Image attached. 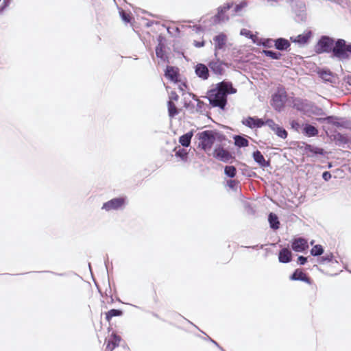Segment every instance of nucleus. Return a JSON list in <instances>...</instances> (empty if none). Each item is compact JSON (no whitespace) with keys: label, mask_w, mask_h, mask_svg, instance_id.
Wrapping results in <instances>:
<instances>
[{"label":"nucleus","mask_w":351,"mask_h":351,"mask_svg":"<svg viewBox=\"0 0 351 351\" xmlns=\"http://www.w3.org/2000/svg\"><path fill=\"white\" fill-rule=\"evenodd\" d=\"M178 99V95L175 92H171L170 95V100H175L177 101Z\"/></svg>","instance_id":"49530a36"},{"label":"nucleus","mask_w":351,"mask_h":351,"mask_svg":"<svg viewBox=\"0 0 351 351\" xmlns=\"http://www.w3.org/2000/svg\"><path fill=\"white\" fill-rule=\"evenodd\" d=\"M333 255L332 254H326L324 256L320 257L318 260V263L319 264H325L326 263H331L333 261Z\"/></svg>","instance_id":"2f4dec72"},{"label":"nucleus","mask_w":351,"mask_h":351,"mask_svg":"<svg viewBox=\"0 0 351 351\" xmlns=\"http://www.w3.org/2000/svg\"><path fill=\"white\" fill-rule=\"evenodd\" d=\"M322 178L325 181H328L331 178V173L329 171H324L322 173Z\"/></svg>","instance_id":"c03bdc74"},{"label":"nucleus","mask_w":351,"mask_h":351,"mask_svg":"<svg viewBox=\"0 0 351 351\" xmlns=\"http://www.w3.org/2000/svg\"><path fill=\"white\" fill-rule=\"evenodd\" d=\"M201 104H202V102L199 101V102H198V104H197V105H198V106H199Z\"/></svg>","instance_id":"4d7b16f0"},{"label":"nucleus","mask_w":351,"mask_h":351,"mask_svg":"<svg viewBox=\"0 0 351 351\" xmlns=\"http://www.w3.org/2000/svg\"><path fill=\"white\" fill-rule=\"evenodd\" d=\"M199 139V146L205 152L210 150L215 141V132L212 130H206L197 134Z\"/></svg>","instance_id":"f03ea898"},{"label":"nucleus","mask_w":351,"mask_h":351,"mask_svg":"<svg viewBox=\"0 0 351 351\" xmlns=\"http://www.w3.org/2000/svg\"><path fill=\"white\" fill-rule=\"evenodd\" d=\"M253 158L256 162H257L261 167H267L269 166V162L266 161L263 155L258 150L253 152Z\"/></svg>","instance_id":"2eb2a0df"},{"label":"nucleus","mask_w":351,"mask_h":351,"mask_svg":"<svg viewBox=\"0 0 351 351\" xmlns=\"http://www.w3.org/2000/svg\"><path fill=\"white\" fill-rule=\"evenodd\" d=\"M224 173L230 178H234L237 173L236 167L234 166H226L224 168Z\"/></svg>","instance_id":"c756f323"},{"label":"nucleus","mask_w":351,"mask_h":351,"mask_svg":"<svg viewBox=\"0 0 351 351\" xmlns=\"http://www.w3.org/2000/svg\"><path fill=\"white\" fill-rule=\"evenodd\" d=\"M298 263L301 265H304L306 261H307V258L306 257H304L303 256H300L298 258Z\"/></svg>","instance_id":"a18cd8bd"},{"label":"nucleus","mask_w":351,"mask_h":351,"mask_svg":"<svg viewBox=\"0 0 351 351\" xmlns=\"http://www.w3.org/2000/svg\"><path fill=\"white\" fill-rule=\"evenodd\" d=\"M291 247L295 252H303L308 247L307 241L303 238L295 239L292 242Z\"/></svg>","instance_id":"9d476101"},{"label":"nucleus","mask_w":351,"mask_h":351,"mask_svg":"<svg viewBox=\"0 0 351 351\" xmlns=\"http://www.w3.org/2000/svg\"><path fill=\"white\" fill-rule=\"evenodd\" d=\"M213 40L215 42V56L217 57V51L224 48L227 40V36L223 33H221L215 36L213 38Z\"/></svg>","instance_id":"1a4fd4ad"},{"label":"nucleus","mask_w":351,"mask_h":351,"mask_svg":"<svg viewBox=\"0 0 351 351\" xmlns=\"http://www.w3.org/2000/svg\"><path fill=\"white\" fill-rule=\"evenodd\" d=\"M263 53L266 56L269 57L274 60H279L282 56V54L280 53L277 52V51H274L271 50H263Z\"/></svg>","instance_id":"c85d7f7f"},{"label":"nucleus","mask_w":351,"mask_h":351,"mask_svg":"<svg viewBox=\"0 0 351 351\" xmlns=\"http://www.w3.org/2000/svg\"><path fill=\"white\" fill-rule=\"evenodd\" d=\"M287 99L286 92L283 88H278L271 97V105L277 111L280 112L285 106Z\"/></svg>","instance_id":"20e7f679"},{"label":"nucleus","mask_w":351,"mask_h":351,"mask_svg":"<svg viewBox=\"0 0 351 351\" xmlns=\"http://www.w3.org/2000/svg\"><path fill=\"white\" fill-rule=\"evenodd\" d=\"M289 278L291 280H299L311 284L310 278L300 269H295Z\"/></svg>","instance_id":"9b49d317"},{"label":"nucleus","mask_w":351,"mask_h":351,"mask_svg":"<svg viewBox=\"0 0 351 351\" xmlns=\"http://www.w3.org/2000/svg\"><path fill=\"white\" fill-rule=\"evenodd\" d=\"M123 312L119 309H111L106 313V319L109 322L112 317L122 315Z\"/></svg>","instance_id":"bb28decb"},{"label":"nucleus","mask_w":351,"mask_h":351,"mask_svg":"<svg viewBox=\"0 0 351 351\" xmlns=\"http://www.w3.org/2000/svg\"><path fill=\"white\" fill-rule=\"evenodd\" d=\"M274 46L276 49L283 51L287 49L290 47V43L285 38H279L274 40Z\"/></svg>","instance_id":"f3484780"},{"label":"nucleus","mask_w":351,"mask_h":351,"mask_svg":"<svg viewBox=\"0 0 351 351\" xmlns=\"http://www.w3.org/2000/svg\"><path fill=\"white\" fill-rule=\"evenodd\" d=\"M192 136V132H187L180 137L179 142L182 146L189 147L190 145Z\"/></svg>","instance_id":"4be33fe9"},{"label":"nucleus","mask_w":351,"mask_h":351,"mask_svg":"<svg viewBox=\"0 0 351 351\" xmlns=\"http://www.w3.org/2000/svg\"><path fill=\"white\" fill-rule=\"evenodd\" d=\"M304 133L308 137L315 136L318 134L317 129L311 125H306L304 128Z\"/></svg>","instance_id":"5701e85b"},{"label":"nucleus","mask_w":351,"mask_h":351,"mask_svg":"<svg viewBox=\"0 0 351 351\" xmlns=\"http://www.w3.org/2000/svg\"><path fill=\"white\" fill-rule=\"evenodd\" d=\"M126 204V198L123 197L113 198L105 202L101 209L107 212L118 210L124 208Z\"/></svg>","instance_id":"423d86ee"},{"label":"nucleus","mask_w":351,"mask_h":351,"mask_svg":"<svg viewBox=\"0 0 351 351\" xmlns=\"http://www.w3.org/2000/svg\"><path fill=\"white\" fill-rule=\"evenodd\" d=\"M247 5V3L245 1H243L237 4L234 8V11L238 12L241 11L243 8H245Z\"/></svg>","instance_id":"ea45409f"},{"label":"nucleus","mask_w":351,"mask_h":351,"mask_svg":"<svg viewBox=\"0 0 351 351\" xmlns=\"http://www.w3.org/2000/svg\"><path fill=\"white\" fill-rule=\"evenodd\" d=\"M187 152L184 149H180L176 152V156L182 158V160H185L187 158Z\"/></svg>","instance_id":"c9c22d12"},{"label":"nucleus","mask_w":351,"mask_h":351,"mask_svg":"<svg viewBox=\"0 0 351 351\" xmlns=\"http://www.w3.org/2000/svg\"><path fill=\"white\" fill-rule=\"evenodd\" d=\"M213 155L214 158L223 162H228L233 158L232 154L228 151L221 147H216Z\"/></svg>","instance_id":"0eeeda50"},{"label":"nucleus","mask_w":351,"mask_h":351,"mask_svg":"<svg viewBox=\"0 0 351 351\" xmlns=\"http://www.w3.org/2000/svg\"><path fill=\"white\" fill-rule=\"evenodd\" d=\"M204 41H201V42H199V41H194V45L196 47H204Z\"/></svg>","instance_id":"09e8293b"},{"label":"nucleus","mask_w":351,"mask_h":351,"mask_svg":"<svg viewBox=\"0 0 351 351\" xmlns=\"http://www.w3.org/2000/svg\"><path fill=\"white\" fill-rule=\"evenodd\" d=\"M255 128H261L265 125V122L262 119L255 117Z\"/></svg>","instance_id":"a19ab883"},{"label":"nucleus","mask_w":351,"mask_h":351,"mask_svg":"<svg viewBox=\"0 0 351 351\" xmlns=\"http://www.w3.org/2000/svg\"><path fill=\"white\" fill-rule=\"evenodd\" d=\"M114 349V346H112L110 342H107V346L105 351H112Z\"/></svg>","instance_id":"de8ad7c7"},{"label":"nucleus","mask_w":351,"mask_h":351,"mask_svg":"<svg viewBox=\"0 0 351 351\" xmlns=\"http://www.w3.org/2000/svg\"><path fill=\"white\" fill-rule=\"evenodd\" d=\"M313 243H314V241H312L311 242V245H313Z\"/></svg>","instance_id":"13d9d810"},{"label":"nucleus","mask_w":351,"mask_h":351,"mask_svg":"<svg viewBox=\"0 0 351 351\" xmlns=\"http://www.w3.org/2000/svg\"><path fill=\"white\" fill-rule=\"evenodd\" d=\"M119 13H120V16H121V17L122 20H123L124 22H125V23H128V22H130V15H129L128 13H126V12H125L124 10H121L119 12Z\"/></svg>","instance_id":"58836bf2"},{"label":"nucleus","mask_w":351,"mask_h":351,"mask_svg":"<svg viewBox=\"0 0 351 351\" xmlns=\"http://www.w3.org/2000/svg\"><path fill=\"white\" fill-rule=\"evenodd\" d=\"M347 83L351 86V76L350 77H348L347 78Z\"/></svg>","instance_id":"5fc2aeb1"},{"label":"nucleus","mask_w":351,"mask_h":351,"mask_svg":"<svg viewBox=\"0 0 351 351\" xmlns=\"http://www.w3.org/2000/svg\"><path fill=\"white\" fill-rule=\"evenodd\" d=\"M165 75L172 82L178 81V71L173 66H168L166 68Z\"/></svg>","instance_id":"a211bd4d"},{"label":"nucleus","mask_w":351,"mask_h":351,"mask_svg":"<svg viewBox=\"0 0 351 351\" xmlns=\"http://www.w3.org/2000/svg\"><path fill=\"white\" fill-rule=\"evenodd\" d=\"M232 4L228 3L223 6L219 7L217 9V14L214 16V22L215 23H219L222 21L228 20V17H226L223 14L232 7Z\"/></svg>","instance_id":"6e6552de"},{"label":"nucleus","mask_w":351,"mask_h":351,"mask_svg":"<svg viewBox=\"0 0 351 351\" xmlns=\"http://www.w3.org/2000/svg\"><path fill=\"white\" fill-rule=\"evenodd\" d=\"M324 253V248L321 245H315L311 250V254L313 256H318Z\"/></svg>","instance_id":"7c9ffc66"},{"label":"nucleus","mask_w":351,"mask_h":351,"mask_svg":"<svg viewBox=\"0 0 351 351\" xmlns=\"http://www.w3.org/2000/svg\"><path fill=\"white\" fill-rule=\"evenodd\" d=\"M241 35L245 36L247 38H252V34L250 30L242 29L240 32Z\"/></svg>","instance_id":"79ce46f5"},{"label":"nucleus","mask_w":351,"mask_h":351,"mask_svg":"<svg viewBox=\"0 0 351 351\" xmlns=\"http://www.w3.org/2000/svg\"><path fill=\"white\" fill-rule=\"evenodd\" d=\"M234 145L239 147H247L249 143L247 139L239 135L234 136Z\"/></svg>","instance_id":"b1692460"},{"label":"nucleus","mask_w":351,"mask_h":351,"mask_svg":"<svg viewBox=\"0 0 351 351\" xmlns=\"http://www.w3.org/2000/svg\"><path fill=\"white\" fill-rule=\"evenodd\" d=\"M165 46L161 42L156 47V57L163 62H169V58L166 52L164 50Z\"/></svg>","instance_id":"4468645a"},{"label":"nucleus","mask_w":351,"mask_h":351,"mask_svg":"<svg viewBox=\"0 0 351 351\" xmlns=\"http://www.w3.org/2000/svg\"><path fill=\"white\" fill-rule=\"evenodd\" d=\"M335 119H336L335 117L330 116V117H328L326 118V120L328 121V123L335 124V123L334 122V120H335Z\"/></svg>","instance_id":"8fccbe9b"},{"label":"nucleus","mask_w":351,"mask_h":351,"mask_svg":"<svg viewBox=\"0 0 351 351\" xmlns=\"http://www.w3.org/2000/svg\"><path fill=\"white\" fill-rule=\"evenodd\" d=\"M268 221L271 228L274 230H277L279 228L280 222L278 217L276 214L270 213L268 216Z\"/></svg>","instance_id":"412c9836"},{"label":"nucleus","mask_w":351,"mask_h":351,"mask_svg":"<svg viewBox=\"0 0 351 351\" xmlns=\"http://www.w3.org/2000/svg\"><path fill=\"white\" fill-rule=\"evenodd\" d=\"M335 40L328 36H322L318 40L316 51L318 53L332 52Z\"/></svg>","instance_id":"39448f33"},{"label":"nucleus","mask_w":351,"mask_h":351,"mask_svg":"<svg viewBox=\"0 0 351 351\" xmlns=\"http://www.w3.org/2000/svg\"><path fill=\"white\" fill-rule=\"evenodd\" d=\"M267 1L277 2L278 0H267Z\"/></svg>","instance_id":"6e6d98bb"},{"label":"nucleus","mask_w":351,"mask_h":351,"mask_svg":"<svg viewBox=\"0 0 351 351\" xmlns=\"http://www.w3.org/2000/svg\"><path fill=\"white\" fill-rule=\"evenodd\" d=\"M279 261L282 263H288L291 261V252L287 248H283L279 252Z\"/></svg>","instance_id":"6ab92c4d"},{"label":"nucleus","mask_w":351,"mask_h":351,"mask_svg":"<svg viewBox=\"0 0 351 351\" xmlns=\"http://www.w3.org/2000/svg\"><path fill=\"white\" fill-rule=\"evenodd\" d=\"M274 132L280 138L285 139L287 137V132L283 128L279 125L276 127Z\"/></svg>","instance_id":"473e14b6"},{"label":"nucleus","mask_w":351,"mask_h":351,"mask_svg":"<svg viewBox=\"0 0 351 351\" xmlns=\"http://www.w3.org/2000/svg\"><path fill=\"white\" fill-rule=\"evenodd\" d=\"M265 125H267L272 131H274V130H276V127L278 125L272 119H267Z\"/></svg>","instance_id":"e433bc0d"},{"label":"nucleus","mask_w":351,"mask_h":351,"mask_svg":"<svg viewBox=\"0 0 351 351\" xmlns=\"http://www.w3.org/2000/svg\"><path fill=\"white\" fill-rule=\"evenodd\" d=\"M237 89L229 82H221L217 84V87L208 92L207 98L213 107H218L223 110L227 104V96L234 94Z\"/></svg>","instance_id":"f257e3e1"},{"label":"nucleus","mask_w":351,"mask_h":351,"mask_svg":"<svg viewBox=\"0 0 351 351\" xmlns=\"http://www.w3.org/2000/svg\"><path fill=\"white\" fill-rule=\"evenodd\" d=\"M298 8L294 10L295 20L298 22H304L306 19V6L303 3H300Z\"/></svg>","instance_id":"f8f14e48"},{"label":"nucleus","mask_w":351,"mask_h":351,"mask_svg":"<svg viewBox=\"0 0 351 351\" xmlns=\"http://www.w3.org/2000/svg\"><path fill=\"white\" fill-rule=\"evenodd\" d=\"M273 43H274V40L266 39L263 42V45L266 47H271Z\"/></svg>","instance_id":"37998d69"},{"label":"nucleus","mask_w":351,"mask_h":351,"mask_svg":"<svg viewBox=\"0 0 351 351\" xmlns=\"http://www.w3.org/2000/svg\"><path fill=\"white\" fill-rule=\"evenodd\" d=\"M347 51H348V53H351V43L348 45Z\"/></svg>","instance_id":"864d4df0"},{"label":"nucleus","mask_w":351,"mask_h":351,"mask_svg":"<svg viewBox=\"0 0 351 351\" xmlns=\"http://www.w3.org/2000/svg\"><path fill=\"white\" fill-rule=\"evenodd\" d=\"M196 75L206 80L208 77V69L206 66L203 64H197L195 67Z\"/></svg>","instance_id":"dca6fc26"},{"label":"nucleus","mask_w":351,"mask_h":351,"mask_svg":"<svg viewBox=\"0 0 351 351\" xmlns=\"http://www.w3.org/2000/svg\"><path fill=\"white\" fill-rule=\"evenodd\" d=\"M291 124L292 128H295V129H297L300 126L299 123L295 121H292Z\"/></svg>","instance_id":"3c124183"},{"label":"nucleus","mask_w":351,"mask_h":351,"mask_svg":"<svg viewBox=\"0 0 351 351\" xmlns=\"http://www.w3.org/2000/svg\"><path fill=\"white\" fill-rule=\"evenodd\" d=\"M238 182L234 180H229L227 181V185L231 189L236 191L237 189Z\"/></svg>","instance_id":"4c0bfd02"},{"label":"nucleus","mask_w":351,"mask_h":351,"mask_svg":"<svg viewBox=\"0 0 351 351\" xmlns=\"http://www.w3.org/2000/svg\"><path fill=\"white\" fill-rule=\"evenodd\" d=\"M311 36V32H307L302 34H299L295 37H291V40L293 43H298L299 45H304L307 43Z\"/></svg>","instance_id":"ddd939ff"},{"label":"nucleus","mask_w":351,"mask_h":351,"mask_svg":"<svg viewBox=\"0 0 351 351\" xmlns=\"http://www.w3.org/2000/svg\"><path fill=\"white\" fill-rule=\"evenodd\" d=\"M306 150L311 153L313 155H323L324 154V151L322 148L315 147L311 145H306Z\"/></svg>","instance_id":"a878e982"},{"label":"nucleus","mask_w":351,"mask_h":351,"mask_svg":"<svg viewBox=\"0 0 351 351\" xmlns=\"http://www.w3.org/2000/svg\"><path fill=\"white\" fill-rule=\"evenodd\" d=\"M121 341V337L114 333H112L111 337L108 340V342L111 343L112 346H114V348L119 346Z\"/></svg>","instance_id":"72a5a7b5"},{"label":"nucleus","mask_w":351,"mask_h":351,"mask_svg":"<svg viewBox=\"0 0 351 351\" xmlns=\"http://www.w3.org/2000/svg\"><path fill=\"white\" fill-rule=\"evenodd\" d=\"M255 117H249L246 119L243 120L242 121L243 124L250 128H255Z\"/></svg>","instance_id":"f704fd0d"},{"label":"nucleus","mask_w":351,"mask_h":351,"mask_svg":"<svg viewBox=\"0 0 351 351\" xmlns=\"http://www.w3.org/2000/svg\"><path fill=\"white\" fill-rule=\"evenodd\" d=\"M332 48V55L338 59L343 60L348 58L346 41L343 39L339 38L335 42Z\"/></svg>","instance_id":"7ed1b4c3"},{"label":"nucleus","mask_w":351,"mask_h":351,"mask_svg":"<svg viewBox=\"0 0 351 351\" xmlns=\"http://www.w3.org/2000/svg\"><path fill=\"white\" fill-rule=\"evenodd\" d=\"M317 73L323 80L332 82L333 75L330 70L326 69H319Z\"/></svg>","instance_id":"aec40b11"},{"label":"nucleus","mask_w":351,"mask_h":351,"mask_svg":"<svg viewBox=\"0 0 351 351\" xmlns=\"http://www.w3.org/2000/svg\"><path fill=\"white\" fill-rule=\"evenodd\" d=\"M209 339L215 344L217 346H218L222 351H224L221 347H219V344L214 340H213L212 339H210L209 337Z\"/></svg>","instance_id":"603ef678"},{"label":"nucleus","mask_w":351,"mask_h":351,"mask_svg":"<svg viewBox=\"0 0 351 351\" xmlns=\"http://www.w3.org/2000/svg\"><path fill=\"white\" fill-rule=\"evenodd\" d=\"M209 66L215 73L219 74L221 73L222 67L219 59H217V60L215 62H210L209 64Z\"/></svg>","instance_id":"393cba45"},{"label":"nucleus","mask_w":351,"mask_h":351,"mask_svg":"<svg viewBox=\"0 0 351 351\" xmlns=\"http://www.w3.org/2000/svg\"><path fill=\"white\" fill-rule=\"evenodd\" d=\"M167 106H168V112H169V117H173L176 114H178V111L177 110L176 105L173 102V101H169L167 103Z\"/></svg>","instance_id":"cd10ccee"}]
</instances>
